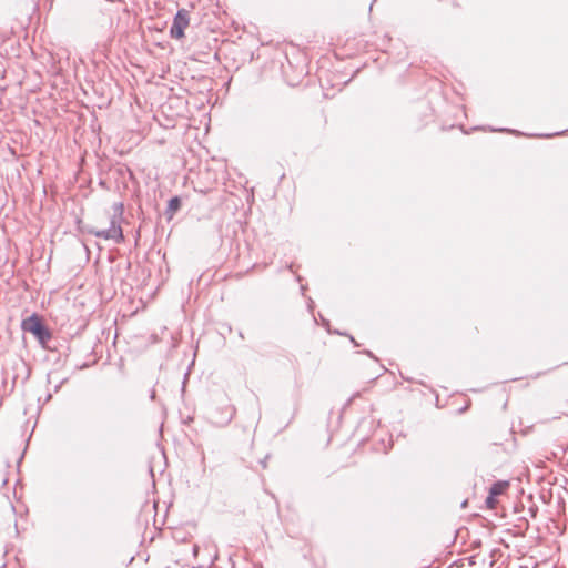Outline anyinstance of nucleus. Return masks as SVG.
Wrapping results in <instances>:
<instances>
[{"instance_id": "nucleus-1", "label": "nucleus", "mask_w": 568, "mask_h": 568, "mask_svg": "<svg viewBox=\"0 0 568 568\" xmlns=\"http://www.w3.org/2000/svg\"><path fill=\"white\" fill-rule=\"evenodd\" d=\"M113 214L110 220V226L105 230L90 231L97 237L104 240H113L115 243H121L124 240L123 231L121 227V220L123 215V204L116 202L112 205Z\"/></svg>"}, {"instance_id": "nucleus-2", "label": "nucleus", "mask_w": 568, "mask_h": 568, "mask_svg": "<svg viewBox=\"0 0 568 568\" xmlns=\"http://www.w3.org/2000/svg\"><path fill=\"white\" fill-rule=\"evenodd\" d=\"M22 329L32 333L40 343L50 339L51 334L37 314H32L22 321Z\"/></svg>"}, {"instance_id": "nucleus-3", "label": "nucleus", "mask_w": 568, "mask_h": 568, "mask_svg": "<svg viewBox=\"0 0 568 568\" xmlns=\"http://www.w3.org/2000/svg\"><path fill=\"white\" fill-rule=\"evenodd\" d=\"M190 23L189 11L185 9H180L172 22L170 28V36L173 39H181L184 37V31Z\"/></svg>"}, {"instance_id": "nucleus-4", "label": "nucleus", "mask_w": 568, "mask_h": 568, "mask_svg": "<svg viewBox=\"0 0 568 568\" xmlns=\"http://www.w3.org/2000/svg\"><path fill=\"white\" fill-rule=\"evenodd\" d=\"M508 485H509L508 481H503V480L496 481L490 487L489 493L493 496L497 497V496L501 495L506 490Z\"/></svg>"}, {"instance_id": "nucleus-5", "label": "nucleus", "mask_w": 568, "mask_h": 568, "mask_svg": "<svg viewBox=\"0 0 568 568\" xmlns=\"http://www.w3.org/2000/svg\"><path fill=\"white\" fill-rule=\"evenodd\" d=\"M181 206V200L179 196H174L172 199H170L169 201V210L172 211V212H175L180 209Z\"/></svg>"}, {"instance_id": "nucleus-6", "label": "nucleus", "mask_w": 568, "mask_h": 568, "mask_svg": "<svg viewBox=\"0 0 568 568\" xmlns=\"http://www.w3.org/2000/svg\"><path fill=\"white\" fill-rule=\"evenodd\" d=\"M486 505L489 509H494L496 507V497L493 496L490 493L488 494L487 498H486Z\"/></svg>"}, {"instance_id": "nucleus-7", "label": "nucleus", "mask_w": 568, "mask_h": 568, "mask_svg": "<svg viewBox=\"0 0 568 568\" xmlns=\"http://www.w3.org/2000/svg\"><path fill=\"white\" fill-rule=\"evenodd\" d=\"M490 130L494 131V132H509V133H513L515 135H523L521 132L516 131V130H509V129H490Z\"/></svg>"}, {"instance_id": "nucleus-8", "label": "nucleus", "mask_w": 568, "mask_h": 568, "mask_svg": "<svg viewBox=\"0 0 568 568\" xmlns=\"http://www.w3.org/2000/svg\"><path fill=\"white\" fill-rule=\"evenodd\" d=\"M192 552H193V556L196 557L197 556V552H199V546L197 545H193L192 546Z\"/></svg>"}, {"instance_id": "nucleus-9", "label": "nucleus", "mask_w": 568, "mask_h": 568, "mask_svg": "<svg viewBox=\"0 0 568 568\" xmlns=\"http://www.w3.org/2000/svg\"><path fill=\"white\" fill-rule=\"evenodd\" d=\"M364 353H365L366 355H368L369 357L375 358V356L372 354V352H369V351H365Z\"/></svg>"}, {"instance_id": "nucleus-10", "label": "nucleus", "mask_w": 568, "mask_h": 568, "mask_svg": "<svg viewBox=\"0 0 568 568\" xmlns=\"http://www.w3.org/2000/svg\"><path fill=\"white\" fill-rule=\"evenodd\" d=\"M351 338V342L355 345V346H358V343L354 339L353 336L349 337Z\"/></svg>"}, {"instance_id": "nucleus-11", "label": "nucleus", "mask_w": 568, "mask_h": 568, "mask_svg": "<svg viewBox=\"0 0 568 568\" xmlns=\"http://www.w3.org/2000/svg\"><path fill=\"white\" fill-rule=\"evenodd\" d=\"M154 397H155V390H152V393H151V399H154Z\"/></svg>"}, {"instance_id": "nucleus-12", "label": "nucleus", "mask_w": 568, "mask_h": 568, "mask_svg": "<svg viewBox=\"0 0 568 568\" xmlns=\"http://www.w3.org/2000/svg\"><path fill=\"white\" fill-rule=\"evenodd\" d=\"M527 498H528L529 500H532V494H529V495L527 496Z\"/></svg>"}, {"instance_id": "nucleus-13", "label": "nucleus", "mask_w": 568, "mask_h": 568, "mask_svg": "<svg viewBox=\"0 0 568 568\" xmlns=\"http://www.w3.org/2000/svg\"><path fill=\"white\" fill-rule=\"evenodd\" d=\"M262 465H263V467H266V462H265V460H263V462H262Z\"/></svg>"}]
</instances>
